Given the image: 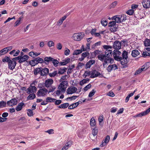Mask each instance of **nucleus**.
<instances>
[{
  "label": "nucleus",
  "instance_id": "obj_42",
  "mask_svg": "<svg viewBox=\"0 0 150 150\" xmlns=\"http://www.w3.org/2000/svg\"><path fill=\"white\" fill-rule=\"evenodd\" d=\"M91 71H86L83 74V76L84 78H86L87 76H89L90 75H91Z\"/></svg>",
  "mask_w": 150,
  "mask_h": 150
},
{
  "label": "nucleus",
  "instance_id": "obj_55",
  "mask_svg": "<svg viewBox=\"0 0 150 150\" xmlns=\"http://www.w3.org/2000/svg\"><path fill=\"white\" fill-rule=\"evenodd\" d=\"M110 65L112 70H115L118 68L116 64H113Z\"/></svg>",
  "mask_w": 150,
  "mask_h": 150
},
{
  "label": "nucleus",
  "instance_id": "obj_46",
  "mask_svg": "<svg viewBox=\"0 0 150 150\" xmlns=\"http://www.w3.org/2000/svg\"><path fill=\"white\" fill-rule=\"evenodd\" d=\"M119 16H120V19L121 23L123 22L126 19V17L124 15Z\"/></svg>",
  "mask_w": 150,
  "mask_h": 150
},
{
  "label": "nucleus",
  "instance_id": "obj_26",
  "mask_svg": "<svg viewBox=\"0 0 150 150\" xmlns=\"http://www.w3.org/2000/svg\"><path fill=\"white\" fill-rule=\"evenodd\" d=\"M23 18V16L20 17L14 23V26L16 27L18 26L21 23V20Z\"/></svg>",
  "mask_w": 150,
  "mask_h": 150
},
{
  "label": "nucleus",
  "instance_id": "obj_17",
  "mask_svg": "<svg viewBox=\"0 0 150 150\" xmlns=\"http://www.w3.org/2000/svg\"><path fill=\"white\" fill-rule=\"evenodd\" d=\"M95 63L94 59H91L87 62L86 64L85 68L86 69L90 68L91 66Z\"/></svg>",
  "mask_w": 150,
  "mask_h": 150
},
{
  "label": "nucleus",
  "instance_id": "obj_14",
  "mask_svg": "<svg viewBox=\"0 0 150 150\" xmlns=\"http://www.w3.org/2000/svg\"><path fill=\"white\" fill-rule=\"evenodd\" d=\"M142 3L144 8H150V0H143Z\"/></svg>",
  "mask_w": 150,
  "mask_h": 150
},
{
  "label": "nucleus",
  "instance_id": "obj_31",
  "mask_svg": "<svg viewBox=\"0 0 150 150\" xmlns=\"http://www.w3.org/2000/svg\"><path fill=\"white\" fill-rule=\"evenodd\" d=\"M66 18L67 16H64L62 17L57 22V25H60L62 23L63 21L66 19Z\"/></svg>",
  "mask_w": 150,
  "mask_h": 150
},
{
  "label": "nucleus",
  "instance_id": "obj_23",
  "mask_svg": "<svg viewBox=\"0 0 150 150\" xmlns=\"http://www.w3.org/2000/svg\"><path fill=\"white\" fill-rule=\"evenodd\" d=\"M79 104V102H77L69 106L68 109H73L76 107Z\"/></svg>",
  "mask_w": 150,
  "mask_h": 150
},
{
  "label": "nucleus",
  "instance_id": "obj_52",
  "mask_svg": "<svg viewBox=\"0 0 150 150\" xmlns=\"http://www.w3.org/2000/svg\"><path fill=\"white\" fill-rule=\"evenodd\" d=\"M89 53L87 52L83 53L81 54V56L83 57L84 58L87 56L88 57V58L89 57Z\"/></svg>",
  "mask_w": 150,
  "mask_h": 150
},
{
  "label": "nucleus",
  "instance_id": "obj_10",
  "mask_svg": "<svg viewBox=\"0 0 150 150\" xmlns=\"http://www.w3.org/2000/svg\"><path fill=\"white\" fill-rule=\"evenodd\" d=\"M16 59H12V60L9 62V63H8L9 68L12 70L14 69L16 64V62L15 61Z\"/></svg>",
  "mask_w": 150,
  "mask_h": 150
},
{
  "label": "nucleus",
  "instance_id": "obj_1",
  "mask_svg": "<svg viewBox=\"0 0 150 150\" xmlns=\"http://www.w3.org/2000/svg\"><path fill=\"white\" fill-rule=\"evenodd\" d=\"M112 52L111 50H106L105 54H99L98 56V59L103 62V66L104 68L106 67L109 63H112L113 61V59L111 58L112 54Z\"/></svg>",
  "mask_w": 150,
  "mask_h": 150
},
{
  "label": "nucleus",
  "instance_id": "obj_20",
  "mask_svg": "<svg viewBox=\"0 0 150 150\" xmlns=\"http://www.w3.org/2000/svg\"><path fill=\"white\" fill-rule=\"evenodd\" d=\"M140 53L138 50H134L132 51V55L134 57H136L138 56Z\"/></svg>",
  "mask_w": 150,
  "mask_h": 150
},
{
  "label": "nucleus",
  "instance_id": "obj_47",
  "mask_svg": "<svg viewBox=\"0 0 150 150\" xmlns=\"http://www.w3.org/2000/svg\"><path fill=\"white\" fill-rule=\"evenodd\" d=\"M96 92V91L94 89H93L89 93L88 95V97H91L93 96L95 94Z\"/></svg>",
  "mask_w": 150,
  "mask_h": 150
},
{
  "label": "nucleus",
  "instance_id": "obj_56",
  "mask_svg": "<svg viewBox=\"0 0 150 150\" xmlns=\"http://www.w3.org/2000/svg\"><path fill=\"white\" fill-rule=\"evenodd\" d=\"M142 71L141 68H139L138 70L136 71L134 75H137L140 74Z\"/></svg>",
  "mask_w": 150,
  "mask_h": 150
},
{
  "label": "nucleus",
  "instance_id": "obj_12",
  "mask_svg": "<svg viewBox=\"0 0 150 150\" xmlns=\"http://www.w3.org/2000/svg\"><path fill=\"white\" fill-rule=\"evenodd\" d=\"M121 44L120 42L118 41H115L113 45V48L117 50L121 48Z\"/></svg>",
  "mask_w": 150,
  "mask_h": 150
},
{
  "label": "nucleus",
  "instance_id": "obj_43",
  "mask_svg": "<svg viewBox=\"0 0 150 150\" xmlns=\"http://www.w3.org/2000/svg\"><path fill=\"white\" fill-rule=\"evenodd\" d=\"M67 70L66 68L60 69L58 73L61 74H64Z\"/></svg>",
  "mask_w": 150,
  "mask_h": 150
},
{
  "label": "nucleus",
  "instance_id": "obj_34",
  "mask_svg": "<svg viewBox=\"0 0 150 150\" xmlns=\"http://www.w3.org/2000/svg\"><path fill=\"white\" fill-rule=\"evenodd\" d=\"M70 61V58H68L66 59L64 62H60L59 65H65L68 64Z\"/></svg>",
  "mask_w": 150,
  "mask_h": 150
},
{
  "label": "nucleus",
  "instance_id": "obj_6",
  "mask_svg": "<svg viewBox=\"0 0 150 150\" xmlns=\"http://www.w3.org/2000/svg\"><path fill=\"white\" fill-rule=\"evenodd\" d=\"M29 57L28 55H25L23 57L18 56V57L14 58L13 59H17L18 60V62L20 63H22L25 61H26L28 59Z\"/></svg>",
  "mask_w": 150,
  "mask_h": 150
},
{
  "label": "nucleus",
  "instance_id": "obj_16",
  "mask_svg": "<svg viewBox=\"0 0 150 150\" xmlns=\"http://www.w3.org/2000/svg\"><path fill=\"white\" fill-rule=\"evenodd\" d=\"M53 80L51 79L46 80L45 82V86L47 88L50 87L53 83Z\"/></svg>",
  "mask_w": 150,
  "mask_h": 150
},
{
  "label": "nucleus",
  "instance_id": "obj_54",
  "mask_svg": "<svg viewBox=\"0 0 150 150\" xmlns=\"http://www.w3.org/2000/svg\"><path fill=\"white\" fill-rule=\"evenodd\" d=\"M107 95L108 96L111 97H113L114 96L115 94L111 91H110L109 93L107 94Z\"/></svg>",
  "mask_w": 150,
  "mask_h": 150
},
{
  "label": "nucleus",
  "instance_id": "obj_28",
  "mask_svg": "<svg viewBox=\"0 0 150 150\" xmlns=\"http://www.w3.org/2000/svg\"><path fill=\"white\" fill-rule=\"evenodd\" d=\"M69 104L68 103H64L59 105L58 107L60 108H66L69 106Z\"/></svg>",
  "mask_w": 150,
  "mask_h": 150
},
{
  "label": "nucleus",
  "instance_id": "obj_25",
  "mask_svg": "<svg viewBox=\"0 0 150 150\" xmlns=\"http://www.w3.org/2000/svg\"><path fill=\"white\" fill-rule=\"evenodd\" d=\"M44 60L45 63L47 64L50 62L52 61V60H53V58L50 57H46L45 58Z\"/></svg>",
  "mask_w": 150,
  "mask_h": 150
},
{
  "label": "nucleus",
  "instance_id": "obj_44",
  "mask_svg": "<svg viewBox=\"0 0 150 150\" xmlns=\"http://www.w3.org/2000/svg\"><path fill=\"white\" fill-rule=\"evenodd\" d=\"M82 52V51L81 50H75L74 52L73 53V55H78L81 53Z\"/></svg>",
  "mask_w": 150,
  "mask_h": 150
},
{
  "label": "nucleus",
  "instance_id": "obj_60",
  "mask_svg": "<svg viewBox=\"0 0 150 150\" xmlns=\"http://www.w3.org/2000/svg\"><path fill=\"white\" fill-rule=\"evenodd\" d=\"M101 23L102 25L104 26H106L108 24L107 21L106 20H102Z\"/></svg>",
  "mask_w": 150,
  "mask_h": 150
},
{
  "label": "nucleus",
  "instance_id": "obj_24",
  "mask_svg": "<svg viewBox=\"0 0 150 150\" xmlns=\"http://www.w3.org/2000/svg\"><path fill=\"white\" fill-rule=\"evenodd\" d=\"M24 105V103L23 102H21L19 103L17 106L16 108V109L17 111H19L21 110L22 109L23 106Z\"/></svg>",
  "mask_w": 150,
  "mask_h": 150
},
{
  "label": "nucleus",
  "instance_id": "obj_32",
  "mask_svg": "<svg viewBox=\"0 0 150 150\" xmlns=\"http://www.w3.org/2000/svg\"><path fill=\"white\" fill-rule=\"evenodd\" d=\"M42 69V68H36V69H35L34 71V74L35 75H36L38 73L41 74Z\"/></svg>",
  "mask_w": 150,
  "mask_h": 150
},
{
  "label": "nucleus",
  "instance_id": "obj_8",
  "mask_svg": "<svg viewBox=\"0 0 150 150\" xmlns=\"http://www.w3.org/2000/svg\"><path fill=\"white\" fill-rule=\"evenodd\" d=\"M37 90V88L35 86L30 85L28 88L26 90L27 93L28 94H30L31 93L35 92Z\"/></svg>",
  "mask_w": 150,
  "mask_h": 150
},
{
  "label": "nucleus",
  "instance_id": "obj_49",
  "mask_svg": "<svg viewBox=\"0 0 150 150\" xmlns=\"http://www.w3.org/2000/svg\"><path fill=\"white\" fill-rule=\"evenodd\" d=\"M6 102L4 101L0 102V108L5 107L6 106Z\"/></svg>",
  "mask_w": 150,
  "mask_h": 150
},
{
  "label": "nucleus",
  "instance_id": "obj_37",
  "mask_svg": "<svg viewBox=\"0 0 150 150\" xmlns=\"http://www.w3.org/2000/svg\"><path fill=\"white\" fill-rule=\"evenodd\" d=\"M144 44L145 46H150V40L146 39L144 42Z\"/></svg>",
  "mask_w": 150,
  "mask_h": 150
},
{
  "label": "nucleus",
  "instance_id": "obj_2",
  "mask_svg": "<svg viewBox=\"0 0 150 150\" xmlns=\"http://www.w3.org/2000/svg\"><path fill=\"white\" fill-rule=\"evenodd\" d=\"M128 52L125 50L123 51L122 53L117 50H115L113 51V57L117 61H120L121 64L125 66L128 63Z\"/></svg>",
  "mask_w": 150,
  "mask_h": 150
},
{
  "label": "nucleus",
  "instance_id": "obj_22",
  "mask_svg": "<svg viewBox=\"0 0 150 150\" xmlns=\"http://www.w3.org/2000/svg\"><path fill=\"white\" fill-rule=\"evenodd\" d=\"M120 16H113L112 18V20H115V22H116V23H121V21L120 19Z\"/></svg>",
  "mask_w": 150,
  "mask_h": 150
},
{
  "label": "nucleus",
  "instance_id": "obj_59",
  "mask_svg": "<svg viewBox=\"0 0 150 150\" xmlns=\"http://www.w3.org/2000/svg\"><path fill=\"white\" fill-rule=\"evenodd\" d=\"M91 84H89L86 86L83 89L85 91H87L88 89L90 88L91 87Z\"/></svg>",
  "mask_w": 150,
  "mask_h": 150
},
{
  "label": "nucleus",
  "instance_id": "obj_63",
  "mask_svg": "<svg viewBox=\"0 0 150 150\" xmlns=\"http://www.w3.org/2000/svg\"><path fill=\"white\" fill-rule=\"evenodd\" d=\"M48 45L49 47L54 46V43L53 41H50L48 42Z\"/></svg>",
  "mask_w": 150,
  "mask_h": 150
},
{
  "label": "nucleus",
  "instance_id": "obj_41",
  "mask_svg": "<svg viewBox=\"0 0 150 150\" xmlns=\"http://www.w3.org/2000/svg\"><path fill=\"white\" fill-rule=\"evenodd\" d=\"M27 114L29 116L31 117L33 116V112L32 110L29 109L27 110Z\"/></svg>",
  "mask_w": 150,
  "mask_h": 150
},
{
  "label": "nucleus",
  "instance_id": "obj_11",
  "mask_svg": "<svg viewBox=\"0 0 150 150\" xmlns=\"http://www.w3.org/2000/svg\"><path fill=\"white\" fill-rule=\"evenodd\" d=\"M18 103V100L15 98L12 99L7 102L8 105L10 106H13L16 105Z\"/></svg>",
  "mask_w": 150,
  "mask_h": 150
},
{
  "label": "nucleus",
  "instance_id": "obj_7",
  "mask_svg": "<svg viewBox=\"0 0 150 150\" xmlns=\"http://www.w3.org/2000/svg\"><path fill=\"white\" fill-rule=\"evenodd\" d=\"M116 22L112 21L108 23V26L110 27V30L112 32H115L116 31V27L115 26Z\"/></svg>",
  "mask_w": 150,
  "mask_h": 150
},
{
  "label": "nucleus",
  "instance_id": "obj_18",
  "mask_svg": "<svg viewBox=\"0 0 150 150\" xmlns=\"http://www.w3.org/2000/svg\"><path fill=\"white\" fill-rule=\"evenodd\" d=\"M49 70L47 68H45L44 69H42L41 70V75L44 76L47 74L48 73Z\"/></svg>",
  "mask_w": 150,
  "mask_h": 150
},
{
  "label": "nucleus",
  "instance_id": "obj_29",
  "mask_svg": "<svg viewBox=\"0 0 150 150\" xmlns=\"http://www.w3.org/2000/svg\"><path fill=\"white\" fill-rule=\"evenodd\" d=\"M52 63L54 65V66L55 67H57L58 66V64L59 65L60 62H59V61L56 59H54L53 58V60H52Z\"/></svg>",
  "mask_w": 150,
  "mask_h": 150
},
{
  "label": "nucleus",
  "instance_id": "obj_3",
  "mask_svg": "<svg viewBox=\"0 0 150 150\" xmlns=\"http://www.w3.org/2000/svg\"><path fill=\"white\" fill-rule=\"evenodd\" d=\"M68 85V83L67 81H62L58 86V88L59 90H61L62 92H64Z\"/></svg>",
  "mask_w": 150,
  "mask_h": 150
},
{
  "label": "nucleus",
  "instance_id": "obj_27",
  "mask_svg": "<svg viewBox=\"0 0 150 150\" xmlns=\"http://www.w3.org/2000/svg\"><path fill=\"white\" fill-rule=\"evenodd\" d=\"M98 132V128L95 127L93 129L92 134L93 137H95L97 134Z\"/></svg>",
  "mask_w": 150,
  "mask_h": 150
},
{
  "label": "nucleus",
  "instance_id": "obj_61",
  "mask_svg": "<svg viewBox=\"0 0 150 150\" xmlns=\"http://www.w3.org/2000/svg\"><path fill=\"white\" fill-rule=\"evenodd\" d=\"M54 130L53 129H50L46 131L45 132L49 134H51L54 133Z\"/></svg>",
  "mask_w": 150,
  "mask_h": 150
},
{
  "label": "nucleus",
  "instance_id": "obj_4",
  "mask_svg": "<svg viewBox=\"0 0 150 150\" xmlns=\"http://www.w3.org/2000/svg\"><path fill=\"white\" fill-rule=\"evenodd\" d=\"M83 33H74L73 36V39L76 41H79L84 37Z\"/></svg>",
  "mask_w": 150,
  "mask_h": 150
},
{
  "label": "nucleus",
  "instance_id": "obj_50",
  "mask_svg": "<svg viewBox=\"0 0 150 150\" xmlns=\"http://www.w3.org/2000/svg\"><path fill=\"white\" fill-rule=\"evenodd\" d=\"M12 60H11L10 58L8 57H5L2 60L3 62H7L8 63H9V62L11 61Z\"/></svg>",
  "mask_w": 150,
  "mask_h": 150
},
{
  "label": "nucleus",
  "instance_id": "obj_36",
  "mask_svg": "<svg viewBox=\"0 0 150 150\" xmlns=\"http://www.w3.org/2000/svg\"><path fill=\"white\" fill-rule=\"evenodd\" d=\"M32 94H30L27 97V99L31 100L33 99L36 97L34 93H32Z\"/></svg>",
  "mask_w": 150,
  "mask_h": 150
},
{
  "label": "nucleus",
  "instance_id": "obj_5",
  "mask_svg": "<svg viewBox=\"0 0 150 150\" xmlns=\"http://www.w3.org/2000/svg\"><path fill=\"white\" fill-rule=\"evenodd\" d=\"M48 92L45 88H40L37 92V95L38 97H45Z\"/></svg>",
  "mask_w": 150,
  "mask_h": 150
},
{
  "label": "nucleus",
  "instance_id": "obj_58",
  "mask_svg": "<svg viewBox=\"0 0 150 150\" xmlns=\"http://www.w3.org/2000/svg\"><path fill=\"white\" fill-rule=\"evenodd\" d=\"M147 66L146 65H144L141 67V69L142 71L146 70L147 69Z\"/></svg>",
  "mask_w": 150,
  "mask_h": 150
},
{
  "label": "nucleus",
  "instance_id": "obj_40",
  "mask_svg": "<svg viewBox=\"0 0 150 150\" xmlns=\"http://www.w3.org/2000/svg\"><path fill=\"white\" fill-rule=\"evenodd\" d=\"M146 114L144 112H142L141 113H139L138 114L134 116V117H141L143 116H144L146 115Z\"/></svg>",
  "mask_w": 150,
  "mask_h": 150
},
{
  "label": "nucleus",
  "instance_id": "obj_9",
  "mask_svg": "<svg viewBox=\"0 0 150 150\" xmlns=\"http://www.w3.org/2000/svg\"><path fill=\"white\" fill-rule=\"evenodd\" d=\"M77 90L76 88L74 86H71L67 88V93L68 94H72L76 92Z\"/></svg>",
  "mask_w": 150,
  "mask_h": 150
},
{
  "label": "nucleus",
  "instance_id": "obj_38",
  "mask_svg": "<svg viewBox=\"0 0 150 150\" xmlns=\"http://www.w3.org/2000/svg\"><path fill=\"white\" fill-rule=\"evenodd\" d=\"M96 123L95 119L92 117L90 120V124L91 126L94 127L96 125Z\"/></svg>",
  "mask_w": 150,
  "mask_h": 150
},
{
  "label": "nucleus",
  "instance_id": "obj_53",
  "mask_svg": "<svg viewBox=\"0 0 150 150\" xmlns=\"http://www.w3.org/2000/svg\"><path fill=\"white\" fill-rule=\"evenodd\" d=\"M66 50L64 51V54L65 55L68 56L70 54V50L69 49H67V48H66Z\"/></svg>",
  "mask_w": 150,
  "mask_h": 150
},
{
  "label": "nucleus",
  "instance_id": "obj_64",
  "mask_svg": "<svg viewBox=\"0 0 150 150\" xmlns=\"http://www.w3.org/2000/svg\"><path fill=\"white\" fill-rule=\"evenodd\" d=\"M55 88L54 86L50 87V89H49L48 93H49L50 92H53L54 91V90H55Z\"/></svg>",
  "mask_w": 150,
  "mask_h": 150
},
{
  "label": "nucleus",
  "instance_id": "obj_19",
  "mask_svg": "<svg viewBox=\"0 0 150 150\" xmlns=\"http://www.w3.org/2000/svg\"><path fill=\"white\" fill-rule=\"evenodd\" d=\"M12 49V46H9L5 47L1 50L4 55L8 51H10Z\"/></svg>",
  "mask_w": 150,
  "mask_h": 150
},
{
  "label": "nucleus",
  "instance_id": "obj_62",
  "mask_svg": "<svg viewBox=\"0 0 150 150\" xmlns=\"http://www.w3.org/2000/svg\"><path fill=\"white\" fill-rule=\"evenodd\" d=\"M133 94H129L126 97L125 99V102L127 103L129 101V98L130 97L132 96Z\"/></svg>",
  "mask_w": 150,
  "mask_h": 150
},
{
  "label": "nucleus",
  "instance_id": "obj_13",
  "mask_svg": "<svg viewBox=\"0 0 150 150\" xmlns=\"http://www.w3.org/2000/svg\"><path fill=\"white\" fill-rule=\"evenodd\" d=\"M91 76L90 78H93L96 77L100 75V72L97 71L96 70H93L91 71Z\"/></svg>",
  "mask_w": 150,
  "mask_h": 150
},
{
  "label": "nucleus",
  "instance_id": "obj_33",
  "mask_svg": "<svg viewBox=\"0 0 150 150\" xmlns=\"http://www.w3.org/2000/svg\"><path fill=\"white\" fill-rule=\"evenodd\" d=\"M89 81V79L88 78L83 79L80 81L79 84L81 86H82L83 84L88 82Z\"/></svg>",
  "mask_w": 150,
  "mask_h": 150
},
{
  "label": "nucleus",
  "instance_id": "obj_30",
  "mask_svg": "<svg viewBox=\"0 0 150 150\" xmlns=\"http://www.w3.org/2000/svg\"><path fill=\"white\" fill-rule=\"evenodd\" d=\"M37 60L36 59H35L34 60H32L29 61V64L32 66H35V65L38 64V62H37Z\"/></svg>",
  "mask_w": 150,
  "mask_h": 150
},
{
  "label": "nucleus",
  "instance_id": "obj_45",
  "mask_svg": "<svg viewBox=\"0 0 150 150\" xmlns=\"http://www.w3.org/2000/svg\"><path fill=\"white\" fill-rule=\"evenodd\" d=\"M57 74V71H54L52 73H50L49 74V76L51 77H53L55 76Z\"/></svg>",
  "mask_w": 150,
  "mask_h": 150
},
{
  "label": "nucleus",
  "instance_id": "obj_15",
  "mask_svg": "<svg viewBox=\"0 0 150 150\" xmlns=\"http://www.w3.org/2000/svg\"><path fill=\"white\" fill-rule=\"evenodd\" d=\"M110 139V136L109 135L106 136L105 139L102 141L101 144H100V147H103L105 146L108 143Z\"/></svg>",
  "mask_w": 150,
  "mask_h": 150
},
{
  "label": "nucleus",
  "instance_id": "obj_21",
  "mask_svg": "<svg viewBox=\"0 0 150 150\" xmlns=\"http://www.w3.org/2000/svg\"><path fill=\"white\" fill-rule=\"evenodd\" d=\"M118 2L117 1H114L111 3L109 5V8L110 9L115 8L117 5Z\"/></svg>",
  "mask_w": 150,
  "mask_h": 150
},
{
  "label": "nucleus",
  "instance_id": "obj_39",
  "mask_svg": "<svg viewBox=\"0 0 150 150\" xmlns=\"http://www.w3.org/2000/svg\"><path fill=\"white\" fill-rule=\"evenodd\" d=\"M71 145V144H69V142H68L62 149L61 150H67L69 148V147Z\"/></svg>",
  "mask_w": 150,
  "mask_h": 150
},
{
  "label": "nucleus",
  "instance_id": "obj_48",
  "mask_svg": "<svg viewBox=\"0 0 150 150\" xmlns=\"http://www.w3.org/2000/svg\"><path fill=\"white\" fill-rule=\"evenodd\" d=\"M143 57H144L147 56H150V52H144L142 54Z\"/></svg>",
  "mask_w": 150,
  "mask_h": 150
},
{
  "label": "nucleus",
  "instance_id": "obj_51",
  "mask_svg": "<svg viewBox=\"0 0 150 150\" xmlns=\"http://www.w3.org/2000/svg\"><path fill=\"white\" fill-rule=\"evenodd\" d=\"M35 59H36L37 62H38V63H41L44 62L42 58H40L39 57H37L35 58Z\"/></svg>",
  "mask_w": 150,
  "mask_h": 150
},
{
  "label": "nucleus",
  "instance_id": "obj_35",
  "mask_svg": "<svg viewBox=\"0 0 150 150\" xmlns=\"http://www.w3.org/2000/svg\"><path fill=\"white\" fill-rule=\"evenodd\" d=\"M46 100L47 103L48 102L52 103L54 102L56 99L51 97H48L46 98Z\"/></svg>",
  "mask_w": 150,
  "mask_h": 150
},
{
  "label": "nucleus",
  "instance_id": "obj_57",
  "mask_svg": "<svg viewBox=\"0 0 150 150\" xmlns=\"http://www.w3.org/2000/svg\"><path fill=\"white\" fill-rule=\"evenodd\" d=\"M78 97V96H73L72 97H68L67 99L66 100H67L69 99H70L71 100H74L75 99H76V98Z\"/></svg>",
  "mask_w": 150,
  "mask_h": 150
}]
</instances>
